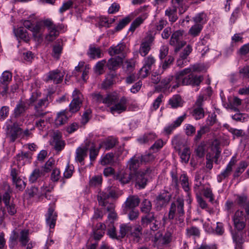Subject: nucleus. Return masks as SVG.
Listing matches in <instances>:
<instances>
[{
  "mask_svg": "<svg viewBox=\"0 0 249 249\" xmlns=\"http://www.w3.org/2000/svg\"><path fill=\"white\" fill-rule=\"evenodd\" d=\"M40 93L34 92L28 100V105L34 106V116L36 118L43 117L48 113V111L46 110L49 104L48 97L40 99Z\"/></svg>",
  "mask_w": 249,
  "mask_h": 249,
  "instance_id": "nucleus-1",
  "label": "nucleus"
},
{
  "mask_svg": "<svg viewBox=\"0 0 249 249\" xmlns=\"http://www.w3.org/2000/svg\"><path fill=\"white\" fill-rule=\"evenodd\" d=\"M185 212L184 210V200L178 197L173 202L170 206L168 218L169 220H174L175 223L179 227L184 226Z\"/></svg>",
  "mask_w": 249,
  "mask_h": 249,
  "instance_id": "nucleus-2",
  "label": "nucleus"
},
{
  "mask_svg": "<svg viewBox=\"0 0 249 249\" xmlns=\"http://www.w3.org/2000/svg\"><path fill=\"white\" fill-rule=\"evenodd\" d=\"M176 79L177 83L173 86V88L176 89L181 84L182 85H192L193 86H198L200 83L203 80V77L202 75H197L193 73H190L185 76H182L181 77L177 76V72L176 73Z\"/></svg>",
  "mask_w": 249,
  "mask_h": 249,
  "instance_id": "nucleus-3",
  "label": "nucleus"
},
{
  "mask_svg": "<svg viewBox=\"0 0 249 249\" xmlns=\"http://www.w3.org/2000/svg\"><path fill=\"white\" fill-rule=\"evenodd\" d=\"M247 216L243 210H237L231 217L234 228L238 231H242L246 226Z\"/></svg>",
  "mask_w": 249,
  "mask_h": 249,
  "instance_id": "nucleus-4",
  "label": "nucleus"
},
{
  "mask_svg": "<svg viewBox=\"0 0 249 249\" xmlns=\"http://www.w3.org/2000/svg\"><path fill=\"white\" fill-rule=\"evenodd\" d=\"M154 40L155 36L151 32L147 33L146 36L142 39L139 50V53L142 57H145L148 54Z\"/></svg>",
  "mask_w": 249,
  "mask_h": 249,
  "instance_id": "nucleus-5",
  "label": "nucleus"
},
{
  "mask_svg": "<svg viewBox=\"0 0 249 249\" xmlns=\"http://www.w3.org/2000/svg\"><path fill=\"white\" fill-rule=\"evenodd\" d=\"M204 96L199 95L193 107L192 115L196 120L203 118L205 116V110L204 108Z\"/></svg>",
  "mask_w": 249,
  "mask_h": 249,
  "instance_id": "nucleus-6",
  "label": "nucleus"
},
{
  "mask_svg": "<svg viewBox=\"0 0 249 249\" xmlns=\"http://www.w3.org/2000/svg\"><path fill=\"white\" fill-rule=\"evenodd\" d=\"M152 172L153 169L151 167H147L146 169L140 170L136 173V186H138L139 189L145 187L148 181L147 177Z\"/></svg>",
  "mask_w": 249,
  "mask_h": 249,
  "instance_id": "nucleus-7",
  "label": "nucleus"
},
{
  "mask_svg": "<svg viewBox=\"0 0 249 249\" xmlns=\"http://www.w3.org/2000/svg\"><path fill=\"white\" fill-rule=\"evenodd\" d=\"M184 31L178 30L173 32L171 35L170 40V44L172 46H175V52H178L186 44V42L182 40Z\"/></svg>",
  "mask_w": 249,
  "mask_h": 249,
  "instance_id": "nucleus-8",
  "label": "nucleus"
},
{
  "mask_svg": "<svg viewBox=\"0 0 249 249\" xmlns=\"http://www.w3.org/2000/svg\"><path fill=\"white\" fill-rule=\"evenodd\" d=\"M6 135L10 142H14L22 132V129L19 126L17 123L6 126Z\"/></svg>",
  "mask_w": 249,
  "mask_h": 249,
  "instance_id": "nucleus-9",
  "label": "nucleus"
},
{
  "mask_svg": "<svg viewBox=\"0 0 249 249\" xmlns=\"http://www.w3.org/2000/svg\"><path fill=\"white\" fill-rule=\"evenodd\" d=\"M73 99L69 105V112L75 113L80 108L82 102L81 100V93L79 90L75 89L72 93Z\"/></svg>",
  "mask_w": 249,
  "mask_h": 249,
  "instance_id": "nucleus-10",
  "label": "nucleus"
},
{
  "mask_svg": "<svg viewBox=\"0 0 249 249\" xmlns=\"http://www.w3.org/2000/svg\"><path fill=\"white\" fill-rule=\"evenodd\" d=\"M172 195L167 191L163 190L156 197V207L158 210L165 207L170 201Z\"/></svg>",
  "mask_w": 249,
  "mask_h": 249,
  "instance_id": "nucleus-11",
  "label": "nucleus"
},
{
  "mask_svg": "<svg viewBox=\"0 0 249 249\" xmlns=\"http://www.w3.org/2000/svg\"><path fill=\"white\" fill-rule=\"evenodd\" d=\"M12 74L9 71H4L0 77V84L2 86V90L0 91L2 96H5L8 90V85L11 81Z\"/></svg>",
  "mask_w": 249,
  "mask_h": 249,
  "instance_id": "nucleus-12",
  "label": "nucleus"
},
{
  "mask_svg": "<svg viewBox=\"0 0 249 249\" xmlns=\"http://www.w3.org/2000/svg\"><path fill=\"white\" fill-rule=\"evenodd\" d=\"M127 100L124 97H122L119 102L117 101L115 104L109 108L110 111L112 114L115 113L120 114L125 111L127 108Z\"/></svg>",
  "mask_w": 249,
  "mask_h": 249,
  "instance_id": "nucleus-13",
  "label": "nucleus"
},
{
  "mask_svg": "<svg viewBox=\"0 0 249 249\" xmlns=\"http://www.w3.org/2000/svg\"><path fill=\"white\" fill-rule=\"evenodd\" d=\"M90 142L87 141L85 143V146L78 147L75 152V160L81 165L84 164V160L87 157L88 147L89 146Z\"/></svg>",
  "mask_w": 249,
  "mask_h": 249,
  "instance_id": "nucleus-14",
  "label": "nucleus"
},
{
  "mask_svg": "<svg viewBox=\"0 0 249 249\" xmlns=\"http://www.w3.org/2000/svg\"><path fill=\"white\" fill-rule=\"evenodd\" d=\"M29 107L28 103L21 99L19 100L14 109L13 115L14 118H18L23 116L28 109Z\"/></svg>",
  "mask_w": 249,
  "mask_h": 249,
  "instance_id": "nucleus-15",
  "label": "nucleus"
},
{
  "mask_svg": "<svg viewBox=\"0 0 249 249\" xmlns=\"http://www.w3.org/2000/svg\"><path fill=\"white\" fill-rule=\"evenodd\" d=\"M10 175L12 178L13 183L16 185V188L19 190H23L25 188L26 183L18 177V171L16 168H12Z\"/></svg>",
  "mask_w": 249,
  "mask_h": 249,
  "instance_id": "nucleus-16",
  "label": "nucleus"
},
{
  "mask_svg": "<svg viewBox=\"0 0 249 249\" xmlns=\"http://www.w3.org/2000/svg\"><path fill=\"white\" fill-rule=\"evenodd\" d=\"M54 207L51 206L48 210V213L46 215V221L47 225H48L51 229L54 228L57 218V215L53 213Z\"/></svg>",
  "mask_w": 249,
  "mask_h": 249,
  "instance_id": "nucleus-17",
  "label": "nucleus"
},
{
  "mask_svg": "<svg viewBox=\"0 0 249 249\" xmlns=\"http://www.w3.org/2000/svg\"><path fill=\"white\" fill-rule=\"evenodd\" d=\"M63 79V74L58 70L50 71L47 76L46 81H53L54 84L61 83Z\"/></svg>",
  "mask_w": 249,
  "mask_h": 249,
  "instance_id": "nucleus-18",
  "label": "nucleus"
},
{
  "mask_svg": "<svg viewBox=\"0 0 249 249\" xmlns=\"http://www.w3.org/2000/svg\"><path fill=\"white\" fill-rule=\"evenodd\" d=\"M70 117L69 111L67 109L58 112L55 120V124L59 126L64 124L67 122Z\"/></svg>",
  "mask_w": 249,
  "mask_h": 249,
  "instance_id": "nucleus-19",
  "label": "nucleus"
},
{
  "mask_svg": "<svg viewBox=\"0 0 249 249\" xmlns=\"http://www.w3.org/2000/svg\"><path fill=\"white\" fill-rule=\"evenodd\" d=\"M203 70V68L198 64H196L189 68H186L179 71L177 72V76L181 77L193 72H200Z\"/></svg>",
  "mask_w": 249,
  "mask_h": 249,
  "instance_id": "nucleus-20",
  "label": "nucleus"
},
{
  "mask_svg": "<svg viewBox=\"0 0 249 249\" xmlns=\"http://www.w3.org/2000/svg\"><path fill=\"white\" fill-rule=\"evenodd\" d=\"M142 163L140 157L135 155L128 161L127 165L131 172H136Z\"/></svg>",
  "mask_w": 249,
  "mask_h": 249,
  "instance_id": "nucleus-21",
  "label": "nucleus"
},
{
  "mask_svg": "<svg viewBox=\"0 0 249 249\" xmlns=\"http://www.w3.org/2000/svg\"><path fill=\"white\" fill-rule=\"evenodd\" d=\"M13 32L15 35L17 37L22 39L25 42L27 43L30 41V38L29 36L27 30L25 29L23 27H20L17 29L14 28L13 29Z\"/></svg>",
  "mask_w": 249,
  "mask_h": 249,
  "instance_id": "nucleus-22",
  "label": "nucleus"
},
{
  "mask_svg": "<svg viewBox=\"0 0 249 249\" xmlns=\"http://www.w3.org/2000/svg\"><path fill=\"white\" fill-rule=\"evenodd\" d=\"M157 218V215L154 212L144 214L141 217V223L143 228H148V224Z\"/></svg>",
  "mask_w": 249,
  "mask_h": 249,
  "instance_id": "nucleus-23",
  "label": "nucleus"
},
{
  "mask_svg": "<svg viewBox=\"0 0 249 249\" xmlns=\"http://www.w3.org/2000/svg\"><path fill=\"white\" fill-rule=\"evenodd\" d=\"M52 145L55 150L60 152L64 148L65 142L61 139L59 134H56L53 136Z\"/></svg>",
  "mask_w": 249,
  "mask_h": 249,
  "instance_id": "nucleus-24",
  "label": "nucleus"
},
{
  "mask_svg": "<svg viewBox=\"0 0 249 249\" xmlns=\"http://www.w3.org/2000/svg\"><path fill=\"white\" fill-rule=\"evenodd\" d=\"M140 202V199L137 196H130L124 203L125 208L127 210L134 209L139 205Z\"/></svg>",
  "mask_w": 249,
  "mask_h": 249,
  "instance_id": "nucleus-25",
  "label": "nucleus"
},
{
  "mask_svg": "<svg viewBox=\"0 0 249 249\" xmlns=\"http://www.w3.org/2000/svg\"><path fill=\"white\" fill-rule=\"evenodd\" d=\"M123 63V58L120 56L110 58L107 64V67L110 71H116Z\"/></svg>",
  "mask_w": 249,
  "mask_h": 249,
  "instance_id": "nucleus-26",
  "label": "nucleus"
},
{
  "mask_svg": "<svg viewBox=\"0 0 249 249\" xmlns=\"http://www.w3.org/2000/svg\"><path fill=\"white\" fill-rule=\"evenodd\" d=\"M114 178L118 180L122 184H127L132 179V175L130 173L122 172L115 176Z\"/></svg>",
  "mask_w": 249,
  "mask_h": 249,
  "instance_id": "nucleus-27",
  "label": "nucleus"
},
{
  "mask_svg": "<svg viewBox=\"0 0 249 249\" xmlns=\"http://www.w3.org/2000/svg\"><path fill=\"white\" fill-rule=\"evenodd\" d=\"M126 45L124 43H119L116 46H112L108 49V53L111 56L122 54L125 49Z\"/></svg>",
  "mask_w": 249,
  "mask_h": 249,
  "instance_id": "nucleus-28",
  "label": "nucleus"
},
{
  "mask_svg": "<svg viewBox=\"0 0 249 249\" xmlns=\"http://www.w3.org/2000/svg\"><path fill=\"white\" fill-rule=\"evenodd\" d=\"M165 16L168 17L169 21L172 23L176 22L178 19L177 10L172 6L166 9Z\"/></svg>",
  "mask_w": 249,
  "mask_h": 249,
  "instance_id": "nucleus-29",
  "label": "nucleus"
},
{
  "mask_svg": "<svg viewBox=\"0 0 249 249\" xmlns=\"http://www.w3.org/2000/svg\"><path fill=\"white\" fill-rule=\"evenodd\" d=\"M235 203L241 208H244L249 202L248 196L245 194H237L235 195Z\"/></svg>",
  "mask_w": 249,
  "mask_h": 249,
  "instance_id": "nucleus-30",
  "label": "nucleus"
},
{
  "mask_svg": "<svg viewBox=\"0 0 249 249\" xmlns=\"http://www.w3.org/2000/svg\"><path fill=\"white\" fill-rule=\"evenodd\" d=\"M44 30V26H43L42 21H37L34 23L31 29V31L33 33L34 37H36L39 34H41Z\"/></svg>",
  "mask_w": 249,
  "mask_h": 249,
  "instance_id": "nucleus-31",
  "label": "nucleus"
},
{
  "mask_svg": "<svg viewBox=\"0 0 249 249\" xmlns=\"http://www.w3.org/2000/svg\"><path fill=\"white\" fill-rule=\"evenodd\" d=\"M169 105L172 108H175L178 107H182L183 101L180 95L177 94L174 95L169 100Z\"/></svg>",
  "mask_w": 249,
  "mask_h": 249,
  "instance_id": "nucleus-32",
  "label": "nucleus"
},
{
  "mask_svg": "<svg viewBox=\"0 0 249 249\" xmlns=\"http://www.w3.org/2000/svg\"><path fill=\"white\" fill-rule=\"evenodd\" d=\"M132 229V226L128 224H121L119 232V239L120 240L124 238L127 233L131 231Z\"/></svg>",
  "mask_w": 249,
  "mask_h": 249,
  "instance_id": "nucleus-33",
  "label": "nucleus"
},
{
  "mask_svg": "<svg viewBox=\"0 0 249 249\" xmlns=\"http://www.w3.org/2000/svg\"><path fill=\"white\" fill-rule=\"evenodd\" d=\"M177 83L176 77L174 78L173 76H168L163 79L161 81V88H167L169 86H172ZM172 89H174L172 88Z\"/></svg>",
  "mask_w": 249,
  "mask_h": 249,
  "instance_id": "nucleus-34",
  "label": "nucleus"
},
{
  "mask_svg": "<svg viewBox=\"0 0 249 249\" xmlns=\"http://www.w3.org/2000/svg\"><path fill=\"white\" fill-rule=\"evenodd\" d=\"M109 199L107 192H100L97 195V200L100 205L106 207L108 204Z\"/></svg>",
  "mask_w": 249,
  "mask_h": 249,
  "instance_id": "nucleus-35",
  "label": "nucleus"
},
{
  "mask_svg": "<svg viewBox=\"0 0 249 249\" xmlns=\"http://www.w3.org/2000/svg\"><path fill=\"white\" fill-rule=\"evenodd\" d=\"M87 54L92 59L100 58L101 57V51L99 48H96L91 45L89 47Z\"/></svg>",
  "mask_w": 249,
  "mask_h": 249,
  "instance_id": "nucleus-36",
  "label": "nucleus"
},
{
  "mask_svg": "<svg viewBox=\"0 0 249 249\" xmlns=\"http://www.w3.org/2000/svg\"><path fill=\"white\" fill-rule=\"evenodd\" d=\"M102 145L100 144L98 148H96L95 147V145L94 143H92V145L89 148V159L90 161L91 162V163H92L93 162H94L97 156L98 155L100 149L101 148Z\"/></svg>",
  "mask_w": 249,
  "mask_h": 249,
  "instance_id": "nucleus-37",
  "label": "nucleus"
},
{
  "mask_svg": "<svg viewBox=\"0 0 249 249\" xmlns=\"http://www.w3.org/2000/svg\"><path fill=\"white\" fill-rule=\"evenodd\" d=\"M152 208L151 202L148 199H144L141 203L140 209L141 212L146 214L151 212Z\"/></svg>",
  "mask_w": 249,
  "mask_h": 249,
  "instance_id": "nucleus-38",
  "label": "nucleus"
},
{
  "mask_svg": "<svg viewBox=\"0 0 249 249\" xmlns=\"http://www.w3.org/2000/svg\"><path fill=\"white\" fill-rule=\"evenodd\" d=\"M186 235L188 237H199L200 231L198 228L195 226H191L186 228Z\"/></svg>",
  "mask_w": 249,
  "mask_h": 249,
  "instance_id": "nucleus-39",
  "label": "nucleus"
},
{
  "mask_svg": "<svg viewBox=\"0 0 249 249\" xmlns=\"http://www.w3.org/2000/svg\"><path fill=\"white\" fill-rule=\"evenodd\" d=\"M116 76L115 73H109L102 84V88L104 89L109 88L114 84V79Z\"/></svg>",
  "mask_w": 249,
  "mask_h": 249,
  "instance_id": "nucleus-40",
  "label": "nucleus"
},
{
  "mask_svg": "<svg viewBox=\"0 0 249 249\" xmlns=\"http://www.w3.org/2000/svg\"><path fill=\"white\" fill-rule=\"evenodd\" d=\"M114 154L112 153L107 154L100 161L102 165H112L114 163Z\"/></svg>",
  "mask_w": 249,
  "mask_h": 249,
  "instance_id": "nucleus-41",
  "label": "nucleus"
},
{
  "mask_svg": "<svg viewBox=\"0 0 249 249\" xmlns=\"http://www.w3.org/2000/svg\"><path fill=\"white\" fill-rule=\"evenodd\" d=\"M63 50V45L62 42H58L53 46V56L58 59Z\"/></svg>",
  "mask_w": 249,
  "mask_h": 249,
  "instance_id": "nucleus-42",
  "label": "nucleus"
},
{
  "mask_svg": "<svg viewBox=\"0 0 249 249\" xmlns=\"http://www.w3.org/2000/svg\"><path fill=\"white\" fill-rule=\"evenodd\" d=\"M19 241L22 246L25 247L26 246L29 241L28 230H24L20 231Z\"/></svg>",
  "mask_w": 249,
  "mask_h": 249,
  "instance_id": "nucleus-43",
  "label": "nucleus"
},
{
  "mask_svg": "<svg viewBox=\"0 0 249 249\" xmlns=\"http://www.w3.org/2000/svg\"><path fill=\"white\" fill-rule=\"evenodd\" d=\"M181 185L186 192L190 191L189 179L186 174H182L179 177Z\"/></svg>",
  "mask_w": 249,
  "mask_h": 249,
  "instance_id": "nucleus-44",
  "label": "nucleus"
},
{
  "mask_svg": "<svg viewBox=\"0 0 249 249\" xmlns=\"http://www.w3.org/2000/svg\"><path fill=\"white\" fill-rule=\"evenodd\" d=\"M44 175V174L43 171L38 168L35 169L32 172L29 177V181L31 183H34L36 182L38 178Z\"/></svg>",
  "mask_w": 249,
  "mask_h": 249,
  "instance_id": "nucleus-45",
  "label": "nucleus"
},
{
  "mask_svg": "<svg viewBox=\"0 0 249 249\" xmlns=\"http://www.w3.org/2000/svg\"><path fill=\"white\" fill-rule=\"evenodd\" d=\"M203 26L201 24H196L189 29L188 33L190 35L195 37L199 35L202 30Z\"/></svg>",
  "mask_w": 249,
  "mask_h": 249,
  "instance_id": "nucleus-46",
  "label": "nucleus"
},
{
  "mask_svg": "<svg viewBox=\"0 0 249 249\" xmlns=\"http://www.w3.org/2000/svg\"><path fill=\"white\" fill-rule=\"evenodd\" d=\"M156 137V134L153 133L145 134L142 137L138 139V141L142 143H147L152 142Z\"/></svg>",
  "mask_w": 249,
  "mask_h": 249,
  "instance_id": "nucleus-47",
  "label": "nucleus"
},
{
  "mask_svg": "<svg viewBox=\"0 0 249 249\" xmlns=\"http://www.w3.org/2000/svg\"><path fill=\"white\" fill-rule=\"evenodd\" d=\"M175 227L173 225L168 227L166 232L165 233L163 239L164 243H168L172 240V237L174 233Z\"/></svg>",
  "mask_w": 249,
  "mask_h": 249,
  "instance_id": "nucleus-48",
  "label": "nucleus"
},
{
  "mask_svg": "<svg viewBox=\"0 0 249 249\" xmlns=\"http://www.w3.org/2000/svg\"><path fill=\"white\" fill-rule=\"evenodd\" d=\"M210 37L209 36H206L200 39V41L198 42L199 46H204L205 47L202 49L201 52L202 54H204L207 52H208L209 50V41Z\"/></svg>",
  "mask_w": 249,
  "mask_h": 249,
  "instance_id": "nucleus-49",
  "label": "nucleus"
},
{
  "mask_svg": "<svg viewBox=\"0 0 249 249\" xmlns=\"http://www.w3.org/2000/svg\"><path fill=\"white\" fill-rule=\"evenodd\" d=\"M49 31V35L47 36L46 38L49 41H53L59 35V31L56 29V25L51 27L48 29Z\"/></svg>",
  "mask_w": 249,
  "mask_h": 249,
  "instance_id": "nucleus-50",
  "label": "nucleus"
},
{
  "mask_svg": "<svg viewBox=\"0 0 249 249\" xmlns=\"http://www.w3.org/2000/svg\"><path fill=\"white\" fill-rule=\"evenodd\" d=\"M201 192H203V194L205 197L209 199V201L211 202H213V194L209 184L204 188V189L201 191Z\"/></svg>",
  "mask_w": 249,
  "mask_h": 249,
  "instance_id": "nucleus-51",
  "label": "nucleus"
},
{
  "mask_svg": "<svg viewBox=\"0 0 249 249\" xmlns=\"http://www.w3.org/2000/svg\"><path fill=\"white\" fill-rule=\"evenodd\" d=\"M232 171V170L226 167V168L217 176V181L220 183L223 181V180L228 178L231 175Z\"/></svg>",
  "mask_w": 249,
  "mask_h": 249,
  "instance_id": "nucleus-52",
  "label": "nucleus"
},
{
  "mask_svg": "<svg viewBox=\"0 0 249 249\" xmlns=\"http://www.w3.org/2000/svg\"><path fill=\"white\" fill-rule=\"evenodd\" d=\"M190 150L189 147L184 148L183 150L180 152V157L182 162L187 163L190 157Z\"/></svg>",
  "mask_w": 249,
  "mask_h": 249,
  "instance_id": "nucleus-53",
  "label": "nucleus"
},
{
  "mask_svg": "<svg viewBox=\"0 0 249 249\" xmlns=\"http://www.w3.org/2000/svg\"><path fill=\"white\" fill-rule=\"evenodd\" d=\"M155 62L156 59L155 57L152 55H149L144 58L143 66L151 69L152 67L155 64Z\"/></svg>",
  "mask_w": 249,
  "mask_h": 249,
  "instance_id": "nucleus-54",
  "label": "nucleus"
},
{
  "mask_svg": "<svg viewBox=\"0 0 249 249\" xmlns=\"http://www.w3.org/2000/svg\"><path fill=\"white\" fill-rule=\"evenodd\" d=\"M118 101V98L116 96L112 94H108L104 99V104L107 105L108 107L113 105Z\"/></svg>",
  "mask_w": 249,
  "mask_h": 249,
  "instance_id": "nucleus-55",
  "label": "nucleus"
},
{
  "mask_svg": "<svg viewBox=\"0 0 249 249\" xmlns=\"http://www.w3.org/2000/svg\"><path fill=\"white\" fill-rule=\"evenodd\" d=\"M193 20L196 24L203 26L206 21V15L203 13H199L193 18Z\"/></svg>",
  "mask_w": 249,
  "mask_h": 249,
  "instance_id": "nucleus-56",
  "label": "nucleus"
},
{
  "mask_svg": "<svg viewBox=\"0 0 249 249\" xmlns=\"http://www.w3.org/2000/svg\"><path fill=\"white\" fill-rule=\"evenodd\" d=\"M102 180V177L101 175L94 176L90 179L89 185L94 187L99 186L101 185Z\"/></svg>",
  "mask_w": 249,
  "mask_h": 249,
  "instance_id": "nucleus-57",
  "label": "nucleus"
},
{
  "mask_svg": "<svg viewBox=\"0 0 249 249\" xmlns=\"http://www.w3.org/2000/svg\"><path fill=\"white\" fill-rule=\"evenodd\" d=\"M141 161L144 163L149 162L153 161L155 159V156L153 154L148 153L144 155L139 156Z\"/></svg>",
  "mask_w": 249,
  "mask_h": 249,
  "instance_id": "nucleus-58",
  "label": "nucleus"
},
{
  "mask_svg": "<svg viewBox=\"0 0 249 249\" xmlns=\"http://www.w3.org/2000/svg\"><path fill=\"white\" fill-rule=\"evenodd\" d=\"M160 222L158 220L157 218H156L154 220V221L148 224V228H149L151 232H154L160 229Z\"/></svg>",
  "mask_w": 249,
  "mask_h": 249,
  "instance_id": "nucleus-59",
  "label": "nucleus"
},
{
  "mask_svg": "<svg viewBox=\"0 0 249 249\" xmlns=\"http://www.w3.org/2000/svg\"><path fill=\"white\" fill-rule=\"evenodd\" d=\"M130 21L131 19L129 17H125L119 22L118 25L116 26L115 30L116 31L121 30L124 27L128 24Z\"/></svg>",
  "mask_w": 249,
  "mask_h": 249,
  "instance_id": "nucleus-60",
  "label": "nucleus"
},
{
  "mask_svg": "<svg viewBox=\"0 0 249 249\" xmlns=\"http://www.w3.org/2000/svg\"><path fill=\"white\" fill-rule=\"evenodd\" d=\"M210 130V127L208 126H203L201 127L199 130L197 131V134L195 137V141L196 142L198 141L201 138L202 135L209 132Z\"/></svg>",
  "mask_w": 249,
  "mask_h": 249,
  "instance_id": "nucleus-61",
  "label": "nucleus"
},
{
  "mask_svg": "<svg viewBox=\"0 0 249 249\" xmlns=\"http://www.w3.org/2000/svg\"><path fill=\"white\" fill-rule=\"evenodd\" d=\"M109 228L107 230V235L112 239L120 240L119 239V234L117 235L115 228L113 224H109Z\"/></svg>",
  "mask_w": 249,
  "mask_h": 249,
  "instance_id": "nucleus-62",
  "label": "nucleus"
},
{
  "mask_svg": "<svg viewBox=\"0 0 249 249\" xmlns=\"http://www.w3.org/2000/svg\"><path fill=\"white\" fill-rule=\"evenodd\" d=\"M163 146V142L162 140L159 139L150 147V150L154 152H157L160 150Z\"/></svg>",
  "mask_w": 249,
  "mask_h": 249,
  "instance_id": "nucleus-63",
  "label": "nucleus"
},
{
  "mask_svg": "<svg viewBox=\"0 0 249 249\" xmlns=\"http://www.w3.org/2000/svg\"><path fill=\"white\" fill-rule=\"evenodd\" d=\"M143 19L141 18L138 17L136 18L131 24L129 30L133 32L135 29L142 23Z\"/></svg>",
  "mask_w": 249,
  "mask_h": 249,
  "instance_id": "nucleus-64",
  "label": "nucleus"
}]
</instances>
